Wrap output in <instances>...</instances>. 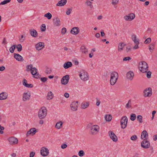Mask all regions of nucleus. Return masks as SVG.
I'll return each instance as SVG.
<instances>
[{
  "mask_svg": "<svg viewBox=\"0 0 157 157\" xmlns=\"http://www.w3.org/2000/svg\"><path fill=\"white\" fill-rule=\"evenodd\" d=\"M26 71H30L31 74L34 75L35 78H38L40 77V75L37 73V70L35 67H33V65L30 64L26 66Z\"/></svg>",
  "mask_w": 157,
  "mask_h": 157,
  "instance_id": "1",
  "label": "nucleus"
},
{
  "mask_svg": "<svg viewBox=\"0 0 157 157\" xmlns=\"http://www.w3.org/2000/svg\"><path fill=\"white\" fill-rule=\"evenodd\" d=\"M139 68L141 72L143 73H145L148 71V66L147 63L143 61L139 63Z\"/></svg>",
  "mask_w": 157,
  "mask_h": 157,
  "instance_id": "2",
  "label": "nucleus"
},
{
  "mask_svg": "<svg viewBox=\"0 0 157 157\" xmlns=\"http://www.w3.org/2000/svg\"><path fill=\"white\" fill-rule=\"evenodd\" d=\"M47 114V110L45 107H42L39 110L38 116L40 119L44 118Z\"/></svg>",
  "mask_w": 157,
  "mask_h": 157,
  "instance_id": "3",
  "label": "nucleus"
},
{
  "mask_svg": "<svg viewBox=\"0 0 157 157\" xmlns=\"http://www.w3.org/2000/svg\"><path fill=\"white\" fill-rule=\"evenodd\" d=\"M89 133L92 135H95L98 134L99 130V127L97 125H93L90 127Z\"/></svg>",
  "mask_w": 157,
  "mask_h": 157,
  "instance_id": "4",
  "label": "nucleus"
},
{
  "mask_svg": "<svg viewBox=\"0 0 157 157\" xmlns=\"http://www.w3.org/2000/svg\"><path fill=\"white\" fill-rule=\"evenodd\" d=\"M118 78V73L116 72H113L111 74L110 83L111 85H114L117 81Z\"/></svg>",
  "mask_w": 157,
  "mask_h": 157,
  "instance_id": "5",
  "label": "nucleus"
},
{
  "mask_svg": "<svg viewBox=\"0 0 157 157\" xmlns=\"http://www.w3.org/2000/svg\"><path fill=\"white\" fill-rule=\"evenodd\" d=\"M128 121V119L126 116H124L121 118L120 121V124L122 128L124 129L127 126Z\"/></svg>",
  "mask_w": 157,
  "mask_h": 157,
  "instance_id": "6",
  "label": "nucleus"
},
{
  "mask_svg": "<svg viewBox=\"0 0 157 157\" xmlns=\"http://www.w3.org/2000/svg\"><path fill=\"white\" fill-rule=\"evenodd\" d=\"M79 76L81 79L84 81L87 80L89 78L87 73L84 70H81L80 71Z\"/></svg>",
  "mask_w": 157,
  "mask_h": 157,
  "instance_id": "7",
  "label": "nucleus"
},
{
  "mask_svg": "<svg viewBox=\"0 0 157 157\" xmlns=\"http://www.w3.org/2000/svg\"><path fill=\"white\" fill-rule=\"evenodd\" d=\"M141 145L142 147L144 148H148L150 147V143L147 139H145L141 142Z\"/></svg>",
  "mask_w": 157,
  "mask_h": 157,
  "instance_id": "8",
  "label": "nucleus"
},
{
  "mask_svg": "<svg viewBox=\"0 0 157 157\" xmlns=\"http://www.w3.org/2000/svg\"><path fill=\"white\" fill-rule=\"evenodd\" d=\"M31 94L29 92H25L23 94L22 100L24 101L29 100Z\"/></svg>",
  "mask_w": 157,
  "mask_h": 157,
  "instance_id": "9",
  "label": "nucleus"
},
{
  "mask_svg": "<svg viewBox=\"0 0 157 157\" xmlns=\"http://www.w3.org/2000/svg\"><path fill=\"white\" fill-rule=\"evenodd\" d=\"M108 134L110 138L113 141L116 142L117 141L118 139L117 136L113 131H109Z\"/></svg>",
  "mask_w": 157,
  "mask_h": 157,
  "instance_id": "10",
  "label": "nucleus"
},
{
  "mask_svg": "<svg viewBox=\"0 0 157 157\" xmlns=\"http://www.w3.org/2000/svg\"><path fill=\"white\" fill-rule=\"evenodd\" d=\"M40 154L44 156H47L49 154L48 150L45 147H42L40 150Z\"/></svg>",
  "mask_w": 157,
  "mask_h": 157,
  "instance_id": "11",
  "label": "nucleus"
},
{
  "mask_svg": "<svg viewBox=\"0 0 157 157\" xmlns=\"http://www.w3.org/2000/svg\"><path fill=\"white\" fill-rule=\"evenodd\" d=\"M135 15L134 13H131L128 15H125L124 17V19L126 21H131L135 17Z\"/></svg>",
  "mask_w": 157,
  "mask_h": 157,
  "instance_id": "12",
  "label": "nucleus"
},
{
  "mask_svg": "<svg viewBox=\"0 0 157 157\" xmlns=\"http://www.w3.org/2000/svg\"><path fill=\"white\" fill-rule=\"evenodd\" d=\"M144 94L145 97L150 96L152 94L151 89L150 87L146 89L144 91Z\"/></svg>",
  "mask_w": 157,
  "mask_h": 157,
  "instance_id": "13",
  "label": "nucleus"
},
{
  "mask_svg": "<svg viewBox=\"0 0 157 157\" xmlns=\"http://www.w3.org/2000/svg\"><path fill=\"white\" fill-rule=\"evenodd\" d=\"M8 140L9 142V144L11 145L17 144L18 142L17 139L13 137H9Z\"/></svg>",
  "mask_w": 157,
  "mask_h": 157,
  "instance_id": "14",
  "label": "nucleus"
},
{
  "mask_svg": "<svg viewBox=\"0 0 157 157\" xmlns=\"http://www.w3.org/2000/svg\"><path fill=\"white\" fill-rule=\"evenodd\" d=\"M69 79V75H66L64 76L61 79V81L62 84H67L68 81Z\"/></svg>",
  "mask_w": 157,
  "mask_h": 157,
  "instance_id": "15",
  "label": "nucleus"
},
{
  "mask_svg": "<svg viewBox=\"0 0 157 157\" xmlns=\"http://www.w3.org/2000/svg\"><path fill=\"white\" fill-rule=\"evenodd\" d=\"M44 47V43L40 42L35 45V47L37 50L39 51L43 49Z\"/></svg>",
  "mask_w": 157,
  "mask_h": 157,
  "instance_id": "16",
  "label": "nucleus"
},
{
  "mask_svg": "<svg viewBox=\"0 0 157 157\" xmlns=\"http://www.w3.org/2000/svg\"><path fill=\"white\" fill-rule=\"evenodd\" d=\"M78 103V101H74L72 103L71 105V109L73 111H76L77 109Z\"/></svg>",
  "mask_w": 157,
  "mask_h": 157,
  "instance_id": "17",
  "label": "nucleus"
},
{
  "mask_svg": "<svg viewBox=\"0 0 157 157\" xmlns=\"http://www.w3.org/2000/svg\"><path fill=\"white\" fill-rule=\"evenodd\" d=\"M36 132V129L35 128H31L29 131H28L26 135L27 136H29L30 134H31L32 136H33Z\"/></svg>",
  "mask_w": 157,
  "mask_h": 157,
  "instance_id": "18",
  "label": "nucleus"
},
{
  "mask_svg": "<svg viewBox=\"0 0 157 157\" xmlns=\"http://www.w3.org/2000/svg\"><path fill=\"white\" fill-rule=\"evenodd\" d=\"M54 25L55 26H58L60 25L61 22L58 17H56L53 19Z\"/></svg>",
  "mask_w": 157,
  "mask_h": 157,
  "instance_id": "19",
  "label": "nucleus"
},
{
  "mask_svg": "<svg viewBox=\"0 0 157 157\" xmlns=\"http://www.w3.org/2000/svg\"><path fill=\"white\" fill-rule=\"evenodd\" d=\"M134 74L133 72L129 71L126 74V77L127 79L132 80L134 77Z\"/></svg>",
  "mask_w": 157,
  "mask_h": 157,
  "instance_id": "20",
  "label": "nucleus"
},
{
  "mask_svg": "<svg viewBox=\"0 0 157 157\" xmlns=\"http://www.w3.org/2000/svg\"><path fill=\"white\" fill-rule=\"evenodd\" d=\"M14 57L17 61H23L24 60L23 57L18 54L14 53Z\"/></svg>",
  "mask_w": 157,
  "mask_h": 157,
  "instance_id": "21",
  "label": "nucleus"
},
{
  "mask_svg": "<svg viewBox=\"0 0 157 157\" xmlns=\"http://www.w3.org/2000/svg\"><path fill=\"white\" fill-rule=\"evenodd\" d=\"M79 31L78 27H74L71 31V33L74 35H77Z\"/></svg>",
  "mask_w": 157,
  "mask_h": 157,
  "instance_id": "22",
  "label": "nucleus"
},
{
  "mask_svg": "<svg viewBox=\"0 0 157 157\" xmlns=\"http://www.w3.org/2000/svg\"><path fill=\"white\" fill-rule=\"evenodd\" d=\"M8 96V94L5 92H3L0 94V100H5Z\"/></svg>",
  "mask_w": 157,
  "mask_h": 157,
  "instance_id": "23",
  "label": "nucleus"
},
{
  "mask_svg": "<svg viewBox=\"0 0 157 157\" xmlns=\"http://www.w3.org/2000/svg\"><path fill=\"white\" fill-rule=\"evenodd\" d=\"M67 2V0H61L56 4L57 6H62L65 5Z\"/></svg>",
  "mask_w": 157,
  "mask_h": 157,
  "instance_id": "24",
  "label": "nucleus"
},
{
  "mask_svg": "<svg viewBox=\"0 0 157 157\" xmlns=\"http://www.w3.org/2000/svg\"><path fill=\"white\" fill-rule=\"evenodd\" d=\"M89 102H83L81 105V108L83 109H85L89 106Z\"/></svg>",
  "mask_w": 157,
  "mask_h": 157,
  "instance_id": "25",
  "label": "nucleus"
},
{
  "mask_svg": "<svg viewBox=\"0 0 157 157\" xmlns=\"http://www.w3.org/2000/svg\"><path fill=\"white\" fill-rule=\"evenodd\" d=\"M31 35L34 37H36L37 36V33L35 29H32L30 30Z\"/></svg>",
  "mask_w": 157,
  "mask_h": 157,
  "instance_id": "26",
  "label": "nucleus"
},
{
  "mask_svg": "<svg viewBox=\"0 0 157 157\" xmlns=\"http://www.w3.org/2000/svg\"><path fill=\"white\" fill-rule=\"evenodd\" d=\"M72 63L71 62H67L65 63L63 65V67L65 69H67L72 66Z\"/></svg>",
  "mask_w": 157,
  "mask_h": 157,
  "instance_id": "27",
  "label": "nucleus"
},
{
  "mask_svg": "<svg viewBox=\"0 0 157 157\" xmlns=\"http://www.w3.org/2000/svg\"><path fill=\"white\" fill-rule=\"evenodd\" d=\"M80 50L82 53L86 54L88 53V50L84 46H82L80 48Z\"/></svg>",
  "mask_w": 157,
  "mask_h": 157,
  "instance_id": "28",
  "label": "nucleus"
},
{
  "mask_svg": "<svg viewBox=\"0 0 157 157\" xmlns=\"http://www.w3.org/2000/svg\"><path fill=\"white\" fill-rule=\"evenodd\" d=\"M136 36L135 34L132 35V39L135 44H139V42L136 39Z\"/></svg>",
  "mask_w": 157,
  "mask_h": 157,
  "instance_id": "29",
  "label": "nucleus"
},
{
  "mask_svg": "<svg viewBox=\"0 0 157 157\" xmlns=\"http://www.w3.org/2000/svg\"><path fill=\"white\" fill-rule=\"evenodd\" d=\"M146 136H148L147 132L145 130L143 131L141 133V138L144 140L146 138Z\"/></svg>",
  "mask_w": 157,
  "mask_h": 157,
  "instance_id": "30",
  "label": "nucleus"
},
{
  "mask_svg": "<svg viewBox=\"0 0 157 157\" xmlns=\"http://www.w3.org/2000/svg\"><path fill=\"white\" fill-rule=\"evenodd\" d=\"M63 124V122L61 121L58 122L56 123L55 127L58 129H59L61 128V126Z\"/></svg>",
  "mask_w": 157,
  "mask_h": 157,
  "instance_id": "31",
  "label": "nucleus"
},
{
  "mask_svg": "<svg viewBox=\"0 0 157 157\" xmlns=\"http://www.w3.org/2000/svg\"><path fill=\"white\" fill-rule=\"evenodd\" d=\"M47 99L48 100L52 99L53 97V94L52 92H49L47 95Z\"/></svg>",
  "mask_w": 157,
  "mask_h": 157,
  "instance_id": "32",
  "label": "nucleus"
},
{
  "mask_svg": "<svg viewBox=\"0 0 157 157\" xmlns=\"http://www.w3.org/2000/svg\"><path fill=\"white\" fill-rule=\"evenodd\" d=\"M155 45V43H152L149 46V49L151 52L154 49V47Z\"/></svg>",
  "mask_w": 157,
  "mask_h": 157,
  "instance_id": "33",
  "label": "nucleus"
},
{
  "mask_svg": "<svg viewBox=\"0 0 157 157\" xmlns=\"http://www.w3.org/2000/svg\"><path fill=\"white\" fill-rule=\"evenodd\" d=\"M124 44L123 43H120L118 46V51H121L123 49Z\"/></svg>",
  "mask_w": 157,
  "mask_h": 157,
  "instance_id": "34",
  "label": "nucleus"
},
{
  "mask_svg": "<svg viewBox=\"0 0 157 157\" xmlns=\"http://www.w3.org/2000/svg\"><path fill=\"white\" fill-rule=\"evenodd\" d=\"M105 118L107 121H109L112 119V116L110 115H107L105 116Z\"/></svg>",
  "mask_w": 157,
  "mask_h": 157,
  "instance_id": "35",
  "label": "nucleus"
},
{
  "mask_svg": "<svg viewBox=\"0 0 157 157\" xmlns=\"http://www.w3.org/2000/svg\"><path fill=\"white\" fill-rule=\"evenodd\" d=\"M136 118V116L135 113H132L130 115V119L132 121H134Z\"/></svg>",
  "mask_w": 157,
  "mask_h": 157,
  "instance_id": "36",
  "label": "nucleus"
},
{
  "mask_svg": "<svg viewBox=\"0 0 157 157\" xmlns=\"http://www.w3.org/2000/svg\"><path fill=\"white\" fill-rule=\"evenodd\" d=\"M142 116L141 115H138L137 117V119L140 123H142Z\"/></svg>",
  "mask_w": 157,
  "mask_h": 157,
  "instance_id": "37",
  "label": "nucleus"
},
{
  "mask_svg": "<svg viewBox=\"0 0 157 157\" xmlns=\"http://www.w3.org/2000/svg\"><path fill=\"white\" fill-rule=\"evenodd\" d=\"M44 17H47L48 19H50L52 17V15L50 13H48L44 15Z\"/></svg>",
  "mask_w": 157,
  "mask_h": 157,
  "instance_id": "38",
  "label": "nucleus"
},
{
  "mask_svg": "<svg viewBox=\"0 0 157 157\" xmlns=\"http://www.w3.org/2000/svg\"><path fill=\"white\" fill-rule=\"evenodd\" d=\"M131 101L129 100L128 102V103L126 104L125 107L127 108H130L131 107Z\"/></svg>",
  "mask_w": 157,
  "mask_h": 157,
  "instance_id": "39",
  "label": "nucleus"
},
{
  "mask_svg": "<svg viewBox=\"0 0 157 157\" xmlns=\"http://www.w3.org/2000/svg\"><path fill=\"white\" fill-rule=\"evenodd\" d=\"M16 45H13L10 48L9 50L11 53H13L14 52V49L15 48V46Z\"/></svg>",
  "mask_w": 157,
  "mask_h": 157,
  "instance_id": "40",
  "label": "nucleus"
},
{
  "mask_svg": "<svg viewBox=\"0 0 157 157\" xmlns=\"http://www.w3.org/2000/svg\"><path fill=\"white\" fill-rule=\"evenodd\" d=\"M85 3L87 6H90V8H92L93 7V6L92 5V2L89 0L87 1Z\"/></svg>",
  "mask_w": 157,
  "mask_h": 157,
  "instance_id": "41",
  "label": "nucleus"
},
{
  "mask_svg": "<svg viewBox=\"0 0 157 157\" xmlns=\"http://www.w3.org/2000/svg\"><path fill=\"white\" fill-rule=\"evenodd\" d=\"M151 41V39L149 37L147 38L144 42V44H149Z\"/></svg>",
  "mask_w": 157,
  "mask_h": 157,
  "instance_id": "42",
  "label": "nucleus"
},
{
  "mask_svg": "<svg viewBox=\"0 0 157 157\" xmlns=\"http://www.w3.org/2000/svg\"><path fill=\"white\" fill-rule=\"evenodd\" d=\"M40 29L42 31L44 32L46 30V25L45 24H43L41 26Z\"/></svg>",
  "mask_w": 157,
  "mask_h": 157,
  "instance_id": "43",
  "label": "nucleus"
},
{
  "mask_svg": "<svg viewBox=\"0 0 157 157\" xmlns=\"http://www.w3.org/2000/svg\"><path fill=\"white\" fill-rule=\"evenodd\" d=\"M11 1V0H5L2 2L0 3V5H5L8 3L10 2Z\"/></svg>",
  "mask_w": 157,
  "mask_h": 157,
  "instance_id": "44",
  "label": "nucleus"
},
{
  "mask_svg": "<svg viewBox=\"0 0 157 157\" xmlns=\"http://www.w3.org/2000/svg\"><path fill=\"white\" fill-rule=\"evenodd\" d=\"M45 72L47 74H50L52 72L51 69L49 68H47Z\"/></svg>",
  "mask_w": 157,
  "mask_h": 157,
  "instance_id": "45",
  "label": "nucleus"
},
{
  "mask_svg": "<svg viewBox=\"0 0 157 157\" xmlns=\"http://www.w3.org/2000/svg\"><path fill=\"white\" fill-rule=\"evenodd\" d=\"M25 39V37L22 35L21 37L19 38V40L20 42H22L24 41Z\"/></svg>",
  "mask_w": 157,
  "mask_h": 157,
  "instance_id": "46",
  "label": "nucleus"
},
{
  "mask_svg": "<svg viewBox=\"0 0 157 157\" xmlns=\"http://www.w3.org/2000/svg\"><path fill=\"white\" fill-rule=\"evenodd\" d=\"M84 155V153L83 150H80L78 153V155L79 156L81 157L83 156Z\"/></svg>",
  "mask_w": 157,
  "mask_h": 157,
  "instance_id": "47",
  "label": "nucleus"
},
{
  "mask_svg": "<svg viewBox=\"0 0 157 157\" xmlns=\"http://www.w3.org/2000/svg\"><path fill=\"white\" fill-rule=\"evenodd\" d=\"M17 51L18 52H20L22 50V46L21 44H19L17 45Z\"/></svg>",
  "mask_w": 157,
  "mask_h": 157,
  "instance_id": "48",
  "label": "nucleus"
},
{
  "mask_svg": "<svg viewBox=\"0 0 157 157\" xmlns=\"http://www.w3.org/2000/svg\"><path fill=\"white\" fill-rule=\"evenodd\" d=\"M137 139V136L136 135H134L132 136H131L130 139L132 140L135 141Z\"/></svg>",
  "mask_w": 157,
  "mask_h": 157,
  "instance_id": "49",
  "label": "nucleus"
},
{
  "mask_svg": "<svg viewBox=\"0 0 157 157\" xmlns=\"http://www.w3.org/2000/svg\"><path fill=\"white\" fill-rule=\"evenodd\" d=\"M96 100L97 101L96 103V105L97 106H99L100 104L101 101L98 98H96Z\"/></svg>",
  "mask_w": 157,
  "mask_h": 157,
  "instance_id": "50",
  "label": "nucleus"
},
{
  "mask_svg": "<svg viewBox=\"0 0 157 157\" xmlns=\"http://www.w3.org/2000/svg\"><path fill=\"white\" fill-rule=\"evenodd\" d=\"M5 129L4 127L3 126H1L0 125V134H3L4 133V132L3 131Z\"/></svg>",
  "mask_w": 157,
  "mask_h": 157,
  "instance_id": "51",
  "label": "nucleus"
},
{
  "mask_svg": "<svg viewBox=\"0 0 157 157\" xmlns=\"http://www.w3.org/2000/svg\"><path fill=\"white\" fill-rule=\"evenodd\" d=\"M146 72H147L146 75H147V78H150L151 77V72L150 71H149L148 72H147V71Z\"/></svg>",
  "mask_w": 157,
  "mask_h": 157,
  "instance_id": "52",
  "label": "nucleus"
},
{
  "mask_svg": "<svg viewBox=\"0 0 157 157\" xmlns=\"http://www.w3.org/2000/svg\"><path fill=\"white\" fill-rule=\"evenodd\" d=\"M119 0H112V3L113 5H117L118 2Z\"/></svg>",
  "mask_w": 157,
  "mask_h": 157,
  "instance_id": "53",
  "label": "nucleus"
},
{
  "mask_svg": "<svg viewBox=\"0 0 157 157\" xmlns=\"http://www.w3.org/2000/svg\"><path fill=\"white\" fill-rule=\"evenodd\" d=\"M72 10L71 9H68L66 11V13L67 15H69L70 14Z\"/></svg>",
  "mask_w": 157,
  "mask_h": 157,
  "instance_id": "54",
  "label": "nucleus"
},
{
  "mask_svg": "<svg viewBox=\"0 0 157 157\" xmlns=\"http://www.w3.org/2000/svg\"><path fill=\"white\" fill-rule=\"evenodd\" d=\"M25 87L28 88H32L33 87V84H25Z\"/></svg>",
  "mask_w": 157,
  "mask_h": 157,
  "instance_id": "55",
  "label": "nucleus"
},
{
  "mask_svg": "<svg viewBox=\"0 0 157 157\" xmlns=\"http://www.w3.org/2000/svg\"><path fill=\"white\" fill-rule=\"evenodd\" d=\"M48 79V78L46 77H42L40 78L41 81L43 82H45Z\"/></svg>",
  "mask_w": 157,
  "mask_h": 157,
  "instance_id": "56",
  "label": "nucleus"
},
{
  "mask_svg": "<svg viewBox=\"0 0 157 157\" xmlns=\"http://www.w3.org/2000/svg\"><path fill=\"white\" fill-rule=\"evenodd\" d=\"M131 49V47L130 46H127L126 48V51L127 52H129Z\"/></svg>",
  "mask_w": 157,
  "mask_h": 157,
  "instance_id": "57",
  "label": "nucleus"
},
{
  "mask_svg": "<svg viewBox=\"0 0 157 157\" xmlns=\"http://www.w3.org/2000/svg\"><path fill=\"white\" fill-rule=\"evenodd\" d=\"M66 32V29L65 28H63L62 29L61 33L62 34H64Z\"/></svg>",
  "mask_w": 157,
  "mask_h": 157,
  "instance_id": "58",
  "label": "nucleus"
},
{
  "mask_svg": "<svg viewBox=\"0 0 157 157\" xmlns=\"http://www.w3.org/2000/svg\"><path fill=\"white\" fill-rule=\"evenodd\" d=\"M27 80L25 79H24L22 81V84L25 86V84H27Z\"/></svg>",
  "mask_w": 157,
  "mask_h": 157,
  "instance_id": "59",
  "label": "nucleus"
},
{
  "mask_svg": "<svg viewBox=\"0 0 157 157\" xmlns=\"http://www.w3.org/2000/svg\"><path fill=\"white\" fill-rule=\"evenodd\" d=\"M131 58L130 57L128 56L127 57H125L123 58V61H127L128 60H129L131 59Z\"/></svg>",
  "mask_w": 157,
  "mask_h": 157,
  "instance_id": "60",
  "label": "nucleus"
},
{
  "mask_svg": "<svg viewBox=\"0 0 157 157\" xmlns=\"http://www.w3.org/2000/svg\"><path fill=\"white\" fill-rule=\"evenodd\" d=\"M67 147V145L66 144H63L61 146V147L62 149H64L66 148Z\"/></svg>",
  "mask_w": 157,
  "mask_h": 157,
  "instance_id": "61",
  "label": "nucleus"
},
{
  "mask_svg": "<svg viewBox=\"0 0 157 157\" xmlns=\"http://www.w3.org/2000/svg\"><path fill=\"white\" fill-rule=\"evenodd\" d=\"M35 155L34 152H32L30 153L29 157H33Z\"/></svg>",
  "mask_w": 157,
  "mask_h": 157,
  "instance_id": "62",
  "label": "nucleus"
},
{
  "mask_svg": "<svg viewBox=\"0 0 157 157\" xmlns=\"http://www.w3.org/2000/svg\"><path fill=\"white\" fill-rule=\"evenodd\" d=\"M64 96L65 98H68L69 97V95L68 93L66 92L64 94Z\"/></svg>",
  "mask_w": 157,
  "mask_h": 157,
  "instance_id": "63",
  "label": "nucleus"
},
{
  "mask_svg": "<svg viewBox=\"0 0 157 157\" xmlns=\"http://www.w3.org/2000/svg\"><path fill=\"white\" fill-rule=\"evenodd\" d=\"M5 69V67L4 66H2L0 67V71H3Z\"/></svg>",
  "mask_w": 157,
  "mask_h": 157,
  "instance_id": "64",
  "label": "nucleus"
}]
</instances>
